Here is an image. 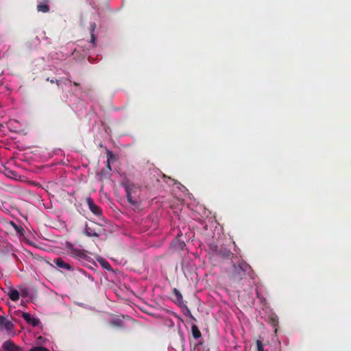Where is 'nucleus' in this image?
<instances>
[{"instance_id":"nucleus-1","label":"nucleus","mask_w":351,"mask_h":351,"mask_svg":"<svg viewBox=\"0 0 351 351\" xmlns=\"http://www.w3.org/2000/svg\"><path fill=\"white\" fill-rule=\"evenodd\" d=\"M66 250L69 255L78 261L84 260L88 263H95V261H97L99 263H108L104 258L95 254L88 255L85 250L75 247L70 242L66 243Z\"/></svg>"},{"instance_id":"nucleus-2","label":"nucleus","mask_w":351,"mask_h":351,"mask_svg":"<svg viewBox=\"0 0 351 351\" xmlns=\"http://www.w3.org/2000/svg\"><path fill=\"white\" fill-rule=\"evenodd\" d=\"M228 275L236 281H239L246 276L253 278V271L250 265H231L228 269Z\"/></svg>"},{"instance_id":"nucleus-3","label":"nucleus","mask_w":351,"mask_h":351,"mask_svg":"<svg viewBox=\"0 0 351 351\" xmlns=\"http://www.w3.org/2000/svg\"><path fill=\"white\" fill-rule=\"evenodd\" d=\"M209 247L211 251L216 253L223 259H230L232 263H240V259L237 256H234V254L230 252V250L222 246L220 248H219L218 245L215 243H210L209 245Z\"/></svg>"},{"instance_id":"nucleus-4","label":"nucleus","mask_w":351,"mask_h":351,"mask_svg":"<svg viewBox=\"0 0 351 351\" xmlns=\"http://www.w3.org/2000/svg\"><path fill=\"white\" fill-rule=\"evenodd\" d=\"M123 187L126 192L128 202L132 206H138L139 199L137 194L138 188L131 182L124 183Z\"/></svg>"},{"instance_id":"nucleus-5","label":"nucleus","mask_w":351,"mask_h":351,"mask_svg":"<svg viewBox=\"0 0 351 351\" xmlns=\"http://www.w3.org/2000/svg\"><path fill=\"white\" fill-rule=\"evenodd\" d=\"M182 234L181 233H178L176 237V239L171 241V249L174 251H180L184 250L185 247V243L182 239Z\"/></svg>"},{"instance_id":"nucleus-6","label":"nucleus","mask_w":351,"mask_h":351,"mask_svg":"<svg viewBox=\"0 0 351 351\" xmlns=\"http://www.w3.org/2000/svg\"><path fill=\"white\" fill-rule=\"evenodd\" d=\"M14 329L13 323L5 316H0V330L10 332Z\"/></svg>"},{"instance_id":"nucleus-7","label":"nucleus","mask_w":351,"mask_h":351,"mask_svg":"<svg viewBox=\"0 0 351 351\" xmlns=\"http://www.w3.org/2000/svg\"><path fill=\"white\" fill-rule=\"evenodd\" d=\"M86 203L88 206L90 210L95 215L99 216L102 214L101 208L96 205L91 197L86 199Z\"/></svg>"},{"instance_id":"nucleus-8","label":"nucleus","mask_w":351,"mask_h":351,"mask_svg":"<svg viewBox=\"0 0 351 351\" xmlns=\"http://www.w3.org/2000/svg\"><path fill=\"white\" fill-rule=\"evenodd\" d=\"M21 348L16 346L12 340H7L2 344V349L4 351H20Z\"/></svg>"},{"instance_id":"nucleus-9","label":"nucleus","mask_w":351,"mask_h":351,"mask_svg":"<svg viewBox=\"0 0 351 351\" xmlns=\"http://www.w3.org/2000/svg\"><path fill=\"white\" fill-rule=\"evenodd\" d=\"M22 317L27 322V323L33 326H36L40 323V320L38 318L32 317L28 313H23Z\"/></svg>"},{"instance_id":"nucleus-10","label":"nucleus","mask_w":351,"mask_h":351,"mask_svg":"<svg viewBox=\"0 0 351 351\" xmlns=\"http://www.w3.org/2000/svg\"><path fill=\"white\" fill-rule=\"evenodd\" d=\"M95 223L92 224V226L86 225L84 233L88 237H98L99 236V233L96 231L95 228L93 227V226H95Z\"/></svg>"},{"instance_id":"nucleus-11","label":"nucleus","mask_w":351,"mask_h":351,"mask_svg":"<svg viewBox=\"0 0 351 351\" xmlns=\"http://www.w3.org/2000/svg\"><path fill=\"white\" fill-rule=\"evenodd\" d=\"M173 293L175 296V298H174L175 303L177 304L178 306H181L182 304H183V299H182V295L180 291L178 289H177L176 288H174L173 289Z\"/></svg>"},{"instance_id":"nucleus-12","label":"nucleus","mask_w":351,"mask_h":351,"mask_svg":"<svg viewBox=\"0 0 351 351\" xmlns=\"http://www.w3.org/2000/svg\"><path fill=\"white\" fill-rule=\"evenodd\" d=\"M106 154H107V165H106V169H107V171H106V173H109L112 169H111V166H110V161L112 160H114V155L113 154V153L110 151V150H107L106 151Z\"/></svg>"},{"instance_id":"nucleus-13","label":"nucleus","mask_w":351,"mask_h":351,"mask_svg":"<svg viewBox=\"0 0 351 351\" xmlns=\"http://www.w3.org/2000/svg\"><path fill=\"white\" fill-rule=\"evenodd\" d=\"M8 296L12 301H17L19 299L20 293L18 290L12 289L8 292Z\"/></svg>"},{"instance_id":"nucleus-14","label":"nucleus","mask_w":351,"mask_h":351,"mask_svg":"<svg viewBox=\"0 0 351 351\" xmlns=\"http://www.w3.org/2000/svg\"><path fill=\"white\" fill-rule=\"evenodd\" d=\"M103 269H106L109 272V274L108 275V277L112 278L114 276H115L116 270H114L111 265H100Z\"/></svg>"},{"instance_id":"nucleus-15","label":"nucleus","mask_w":351,"mask_h":351,"mask_svg":"<svg viewBox=\"0 0 351 351\" xmlns=\"http://www.w3.org/2000/svg\"><path fill=\"white\" fill-rule=\"evenodd\" d=\"M191 332H192L193 337L195 339H199L202 336L201 332L199 331L198 327L195 324L192 325Z\"/></svg>"},{"instance_id":"nucleus-16","label":"nucleus","mask_w":351,"mask_h":351,"mask_svg":"<svg viewBox=\"0 0 351 351\" xmlns=\"http://www.w3.org/2000/svg\"><path fill=\"white\" fill-rule=\"evenodd\" d=\"M37 10L38 12L47 13L49 11V7L47 5V3H42L37 5Z\"/></svg>"},{"instance_id":"nucleus-17","label":"nucleus","mask_w":351,"mask_h":351,"mask_svg":"<svg viewBox=\"0 0 351 351\" xmlns=\"http://www.w3.org/2000/svg\"><path fill=\"white\" fill-rule=\"evenodd\" d=\"M256 343L257 351H266L264 350V346L261 340H256Z\"/></svg>"},{"instance_id":"nucleus-18","label":"nucleus","mask_w":351,"mask_h":351,"mask_svg":"<svg viewBox=\"0 0 351 351\" xmlns=\"http://www.w3.org/2000/svg\"><path fill=\"white\" fill-rule=\"evenodd\" d=\"M111 325L113 326H117V327H122L123 322L121 320L117 319L113 320L111 322Z\"/></svg>"},{"instance_id":"nucleus-19","label":"nucleus","mask_w":351,"mask_h":351,"mask_svg":"<svg viewBox=\"0 0 351 351\" xmlns=\"http://www.w3.org/2000/svg\"><path fill=\"white\" fill-rule=\"evenodd\" d=\"M15 230L20 234L23 235L24 232V229L21 226H17L15 223H12Z\"/></svg>"},{"instance_id":"nucleus-20","label":"nucleus","mask_w":351,"mask_h":351,"mask_svg":"<svg viewBox=\"0 0 351 351\" xmlns=\"http://www.w3.org/2000/svg\"><path fill=\"white\" fill-rule=\"evenodd\" d=\"M29 350L30 351H49L48 349H47L46 348H45L43 346L33 347Z\"/></svg>"},{"instance_id":"nucleus-21","label":"nucleus","mask_w":351,"mask_h":351,"mask_svg":"<svg viewBox=\"0 0 351 351\" xmlns=\"http://www.w3.org/2000/svg\"><path fill=\"white\" fill-rule=\"evenodd\" d=\"M58 267L63 269L70 270L71 269V265H56Z\"/></svg>"},{"instance_id":"nucleus-22","label":"nucleus","mask_w":351,"mask_h":351,"mask_svg":"<svg viewBox=\"0 0 351 351\" xmlns=\"http://www.w3.org/2000/svg\"><path fill=\"white\" fill-rule=\"evenodd\" d=\"M96 29V24L95 23H92L90 25V34H94V32Z\"/></svg>"},{"instance_id":"nucleus-23","label":"nucleus","mask_w":351,"mask_h":351,"mask_svg":"<svg viewBox=\"0 0 351 351\" xmlns=\"http://www.w3.org/2000/svg\"><path fill=\"white\" fill-rule=\"evenodd\" d=\"M47 81H49V82H50L51 84H53V83H55V82H56V84H57V86H58V87H60V80H56V81H54L53 80H49V78H47Z\"/></svg>"},{"instance_id":"nucleus-24","label":"nucleus","mask_w":351,"mask_h":351,"mask_svg":"<svg viewBox=\"0 0 351 351\" xmlns=\"http://www.w3.org/2000/svg\"><path fill=\"white\" fill-rule=\"evenodd\" d=\"M55 263L59 264V263H65L64 261L61 258H58L54 259Z\"/></svg>"},{"instance_id":"nucleus-25","label":"nucleus","mask_w":351,"mask_h":351,"mask_svg":"<svg viewBox=\"0 0 351 351\" xmlns=\"http://www.w3.org/2000/svg\"><path fill=\"white\" fill-rule=\"evenodd\" d=\"M95 36L94 35V34H90V42L93 43V44H95Z\"/></svg>"},{"instance_id":"nucleus-26","label":"nucleus","mask_w":351,"mask_h":351,"mask_svg":"<svg viewBox=\"0 0 351 351\" xmlns=\"http://www.w3.org/2000/svg\"><path fill=\"white\" fill-rule=\"evenodd\" d=\"M106 171H107V169H104L101 171V175L103 176H106L107 175H108L109 173H106Z\"/></svg>"},{"instance_id":"nucleus-27","label":"nucleus","mask_w":351,"mask_h":351,"mask_svg":"<svg viewBox=\"0 0 351 351\" xmlns=\"http://www.w3.org/2000/svg\"><path fill=\"white\" fill-rule=\"evenodd\" d=\"M21 293L23 295H25L27 293L26 289L21 290Z\"/></svg>"},{"instance_id":"nucleus-28","label":"nucleus","mask_w":351,"mask_h":351,"mask_svg":"<svg viewBox=\"0 0 351 351\" xmlns=\"http://www.w3.org/2000/svg\"><path fill=\"white\" fill-rule=\"evenodd\" d=\"M73 85L75 86H80L79 83L75 82H73Z\"/></svg>"},{"instance_id":"nucleus-29","label":"nucleus","mask_w":351,"mask_h":351,"mask_svg":"<svg viewBox=\"0 0 351 351\" xmlns=\"http://www.w3.org/2000/svg\"><path fill=\"white\" fill-rule=\"evenodd\" d=\"M67 81H68L69 83H71V80L69 77L67 79Z\"/></svg>"}]
</instances>
